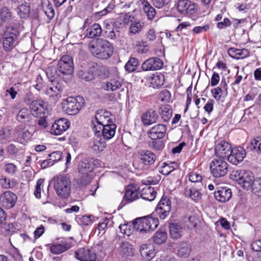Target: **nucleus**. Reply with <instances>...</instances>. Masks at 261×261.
I'll use <instances>...</instances> for the list:
<instances>
[{
	"label": "nucleus",
	"instance_id": "obj_1",
	"mask_svg": "<svg viewBox=\"0 0 261 261\" xmlns=\"http://www.w3.org/2000/svg\"><path fill=\"white\" fill-rule=\"evenodd\" d=\"M88 48L89 51L93 56L100 59H107L113 53V47L110 42L100 38L91 41Z\"/></svg>",
	"mask_w": 261,
	"mask_h": 261
},
{
	"label": "nucleus",
	"instance_id": "obj_2",
	"mask_svg": "<svg viewBox=\"0 0 261 261\" xmlns=\"http://www.w3.org/2000/svg\"><path fill=\"white\" fill-rule=\"evenodd\" d=\"M85 105V100L81 96L68 97L63 100L62 107L63 111L69 115L78 114Z\"/></svg>",
	"mask_w": 261,
	"mask_h": 261
},
{
	"label": "nucleus",
	"instance_id": "obj_3",
	"mask_svg": "<svg viewBox=\"0 0 261 261\" xmlns=\"http://www.w3.org/2000/svg\"><path fill=\"white\" fill-rule=\"evenodd\" d=\"M158 225V219L152 217L139 218L134 220L136 230L141 234L147 233L153 230Z\"/></svg>",
	"mask_w": 261,
	"mask_h": 261
},
{
	"label": "nucleus",
	"instance_id": "obj_4",
	"mask_svg": "<svg viewBox=\"0 0 261 261\" xmlns=\"http://www.w3.org/2000/svg\"><path fill=\"white\" fill-rule=\"evenodd\" d=\"M230 176L231 179L247 189L252 185L255 179L252 172L245 170L233 171Z\"/></svg>",
	"mask_w": 261,
	"mask_h": 261
},
{
	"label": "nucleus",
	"instance_id": "obj_5",
	"mask_svg": "<svg viewBox=\"0 0 261 261\" xmlns=\"http://www.w3.org/2000/svg\"><path fill=\"white\" fill-rule=\"evenodd\" d=\"M54 189L58 196L62 198L68 197L71 191V182L66 176H57L53 180Z\"/></svg>",
	"mask_w": 261,
	"mask_h": 261
},
{
	"label": "nucleus",
	"instance_id": "obj_6",
	"mask_svg": "<svg viewBox=\"0 0 261 261\" xmlns=\"http://www.w3.org/2000/svg\"><path fill=\"white\" fill-rule=\"evenodd\" d=\"M93 129L95 133H100L103 125L113 122V116L111 113L105 110H98L94 118L92 119Z\"/></svg>",
	"mask_w": 261,
	"mask_h": 261
},
{
	"label": "nucleus",
	"instance_id": "obj_7",
	"mask_svg": "<svg viewBox=\"0 0 261 261\" xmlns=\"http://www.w3.org/2000/svg\"><path fill=\"white\" fill-rule=\"evenodd\" d=\"M94 168V164L92 159H83L79 164L78 171L81 174V182L86 185L90 181L92 178L91 173Z\"/></svg>",
	"mask_w": 261,
	"mask_h": 261
},
{
	"label": "nucleus",
	"instance_id": "obj_8",
	"mask_svg": "<svg viewBox=\"0 0 261 261\" xmlns=\"http://www.w3.org/2000/svg\"><path fill=\"white\" fill-rule=\"evenodd\" d=\"M19 32L12 27H8L4 34L3 46L6 50H9L15 47L18 43Z\"/></svg>",
	"mask_w": 261,
	"mask_h": 261
},
{
	"label": "nucleus",
	"instance_id": "obj_9",
	"mask_svg": "<svg viewBox=\"0 0 261 261\" xmlns=\"http://www.w3.org/2000/svg\"><path fill=\"white\" fill-rule=\"evenodd\" d=\"M223 160L215 159L210 164L211 172L215 177L223 176L228 171V165Z\"/></svg>",
	"mask_w": 261,
	"mask_h": 261
},
{
	"label": "nucleus",
	"instance_id": "obj_10",
	"mask_svg": "<svg viewBox=\"0 0 261 261\" xmlns=\"http://www.w3.org/2000/svg\"><path fill=\"white\" fill-rule=\"evenodd\" d=\"M73 62L70 56H64L59 61L58 69L62 74H71L73 71Z\"/></svg>",
	"mask_w": 261,
	"mask_h": 261
},
{
	"label": "nucleus",
	"instance_id": "obj_11",
	"mask_svg": "<svg viewBox=\"0 0 261 261\" xmlns=\"http://www.w3.org/2000/svg\"><path fill=\"white\" fill-rule=\"evenodd\" d=\"M211 92L216 101H224L228 94V87L225 80H222L219 86L212 89Z\"/></svg>",
	"mask_w": 261,
	"mask_h": 261
},
{
	"label": "nucleus",
	"instance_id": "obj_12",
	"mask_svg": "<svg viewBox=\"0 0 261 261\" xmlns=\"http://www.w3.org/2000/svg\"><path fill=\"white\" fill-rule=\"evenodd\" d=\"M246 155V150L243 147L238 146L231 149L227 160L230 163L237 165L243 161Z\"/></svg>",
	"mask_w": 261,
	"mask_h": 261
},
{
	"label": "nucleus",
	"instance_id": "obj_13",
	"mask_svg": "<svg viewBox=\"0 0 261 261\" xmlns=\"http://www.w3.org/2000/svg\"><path fill=\"white\" fill-rule=\"evenodd\" d=\"M231 149V146L228 142L221 141L216 144L215 153L217 156L221 159H228Z\"/></svg>",
	"mask_w": 261,
	"mask_h": 261
},
{
	"label": "nucleus",
	"instance_id": "obj_14",
	"mask_svg": "<svg viewBox=\"0 0 261 261\" xmlns=\"http://www.w3.org/2000/svg\"><path fill=\"white\" fill-rule=\"evenodd\" d=\"M47 104L41 99L32 101L30 104V111L35 117L41 116L46 110Z\"/></svg>",
	"mask_w": 261,
	"mask_h": 261
},
{
	"label": "nucleus",
	"instance_id": "obj_15",
	"mask_svg": "<svg viewBox=\"0 0 261 261\" xmlns=\"http://www.w3.org/2000/svg\"><path fill=\"white\" fill-rule=\"evenodd\" d=\"M75 257L80 261H95L96 258L95 253L88 248H81L74 254Z\"/></svg>",
	"mask_w": 261,
	"mask_h": 261
},
{
	"label": "nucleus",
	"instance_id": "obj_16",
	"mask_svg": "<svg viewBox=\"0 0 261 261\" xmlns=\"http://www.w3.org/2000/svg\"><path fill=\"white\" fill-rule=\"evenodd\" d=\"M70 126V122L66 119L61 118L56 121L52 125L50 133L58 136L65 132Z\"/></svg>",
	"mask_w": 261,
	"mask_h": 261
},
{
	"label": "nucleus",
	"instance_id": "obj_17",
	"mask_svg": "<svg viewBox=\"0 0 261 261\" xmlns=\"http://www.w3.org/2000/svg\"><path fill=\"white\" fill-rule=\"evenodd\" d=\"M163 66L161 59L156 57L150 58L145 61L142 64L144 71H153L160 69Z\"/></svg>",
	"mask_w": 261,
	"mask_h": 261
},
{
	"label": "nucleus",
	"instance_id": "obj_18",
	"mask_svg": "<svg viewBox=\"0 0 261 261\" xmlns=\"http://www.w3.org/2000/svg\"><path fill=\"white\" fill-rule=\"evenodd\" d=\"M171 210V203L167 197H162L159 202L156 211L161 219H164L169 214Z\"/></svg>",
	"mask_w": 261,
	"mask_h": 261
},
{
	"label": "nucleus",
	"instance_id": "obj_19",
	"mask_svg": "<svg viewBox=\"0 0 261 261\" xmlns=\"http://www.w3.org/2000/svg\"><path fill=\"white\" fill-rule=\"evenodd\" d=\"M166 130V126L164 124H156L148 130V135L151 140L161 139L164 137Z\"/></svg>",
	"mask_w": 261,
	"mask_h": 261
},
{
	"label": "nucleus",
	"instance_id": "obj_20",
	"mask_svg": "<svg viewBox=\"0 0 261 261\" xmlns=\"http://www.w3.org/2000/svg\"><path fill=\"white\" fill-rule=\"evenodd\" d=\"M140 252L143 258L151 260L157 252L155 247L151 244H143L140 247Z\"/></svg>",
	"mask_w": 261,
	"mask_h": 261
},
{
	"label": "nucleus",
	"instance_id": "obj_21",
	"mask_svg": "<svg viewBox=\"0 0 261 261\" xmlns=\"http://www.w3.org/2000/svg\"><path fill=\"white\" fill-rule=\"evenodd\" d=\"M16 200L17 196L16 195L10 191L5 192L0 196V201L2 204L7 208L12 207L14 205Z\"/></svg>",
	"mask_w": 261,
	"mask_h": 261
},
{
	"label": "nucleus",
	"instance_id": "obj_22",
	"mask_svg": "<svg viewBox=\"0 0 261 261\" xmlns=\"http://www.w3.org/2000/svg\"><path fill=\"white\" fill-rule=\"evenodd\" d=\"M63 91L62 86L59 83L52 84L46 88L45 93L49 97L53 98L54 100H58L61 96Z\"/></svg>",
	"mask_w": 261,
	"mask_h": 261
},
{
	"label": "nucleus",
	"instance_id": "obj_23",
	"mask_svg": "<svg viewBox=\"0 0 261 261\" xmlns=\"http://www.w3.org/2000/svg\"><path fill=\"white\" fill-rule=\"evenodd\" d=\"M169 234L174 240H177L181 238L183 234L184 228L180 223L172 222L169 226Z\"/></svg>",
	"mask_w": 261,
	"mask_h": 261
},
{
	"label": "nucleus",
	"instance_id": "obj_24",
	"mask_svg": "<svg viewBox=\"0 0 261 261\" xmlns=\"http://www.w3.org/2000/svg\"><path fill=\"white\" fill-rule=\"evenodd\" d=\"M140 196L139 188L134 184L129 185L126 189L124 195L125 199L128 202L138 199Z\"/></svg>",
	"mask_w": 261,
	"mask_h": 261
},
{
	"label": "nucleus",
	"instance_id": "obj_25",
	"mask_svg": "<svg viewBox=\"0 0 261 261\" xmlns=\"http://www.w3.org/2000/svg\"><path fill=\"white\" fill-rule=\"evenodd\" d=\"M138 154L139 159L144 165H152L155 161V155L151 151L142 150L139 152Z\"/></svg>",
	"mask_w": 261,
	"mask_h": 261
},
{
	"label": "nucleus",
	"instance_id": "obj_26",
	"mask_svg": "<svg viewBox=\"0 0 261 261\" xmlns=\"http://www.w3.org/2000/svg\"><path fill=\"white\" fill-rule=\"evenodd\" d=\"M231 196V190L227 187L221 188L215 192V197L216 200L222 202L229 200Z\"/></svg>",
	"mask_w": 261,
	"mask_h": 261
},
{
	"label": "nucleus",
	"instance_id": "obj_27",
	"mask_svg": "<svg viewBox=\"0 0 261 261\" xmlns=\"http://www.w3.org/2000/svg\"><path fill=\"white\" fill-rule=\"evenodd\" d=\"M116 125L113 122L109 124L103 125L100 132L101 130L102 136L105 140H110L112 138L116 133ZM99 130V128H98Z\"/></svg>",
	"mask_w": 261,
	"mask_h": 261
},
{
	"label": "nucleus",
	"instance_id": "obj_28",
	"mask_svg": "<svg viewBox=\"0 0 261 261\" xmlns=\"http://www.w3.org/2000/svg\"><path fill=\"white\" fill-rule=\"evenodd\" d=\"M122 80L116 77L111 79L103 85V88L108 91H115L120 89L122 86Z\"/></svg>",
	"mask_w": 261,
	"mask_h": 261
},
{
	"label": "nucleus",
	"instance_id": "obj_29",
	"mask_svg": "<svg viewBox=\"0 0 261 261\" xmlns=\"http://www.w3.org/2000/svg\"><path fill=\"white\" fill-rule=\"evenodd\" d=\"M158 119L157 114L152 110H149L144 113L142 117L141 120L144 125L148 126L155 123Z\"/></svg>",
	"mask_w": 261,
	"mask_h": 261
},
{
	"label": "nucleus",
	"instance_id": "obj_30",
	"mask_svg": "<svg viewBox=\"0 0 261 261\" xmlns=\"http://www.w3.org/2000/svg\"><path fill=\"white\" fill-rule=\"evenodd\" d=\"M142 10L144 13L146 15L148 20H152L156 15L155 9L147 0H140Z\"/></svg>",
	"mask_w": 261,
	"mask_h": 261
},
{
	"label": "nucleus",
	"instance_id": "obj_31",
	"mask_svg": "<svg viewBox=\"0 0 261 261\" xmlns=\"http://www.w3.org/2000/svg\"><path fill=\"white\" fill-rule=\"evenodd\" d=\"M106 146L107 144L105 139L99 136L93 138L90 145L92 149L96 152L103 151Z\"/></svg>",
	"mask_w": 261,
	"mask_h": 261
},
{
	"label": "nucleus",
	"instance_id": "obj_32",
	"mask_svg": "<svg viewBox=\"0 0 261 261\" xmlns=\"http://www.w3.org/2000/svg\"><path fill=\"white\" fill-rule=\"evenodd\" d=\"M102 33L101 26L98 24L95 23L86 30V36L89 38H93L96 37H99Z\"/></svg>",
	"mask_w": 261,
	"mask_h": 261
},
{
	"label": "nucleus",
	"instance_id": "obj_33",
	"mask_svg": "<svg viewBox=\"0 0 261 261\" xmlns=\"http://www.w3.org/2000/svg\"><path fill=\"white\" fill-rule=\"evenodd\" d=\"M31 113L27 108L20 109L16 116V120L19 122L26 123L31 122L32 120Z\"/></svg>",
	"mask_w": 261,
	"mask_h": 261
},
{
	"label": "nucleus",
	"instance_id": "obj_34",
	"mask_svg": "<svg viewBox=\"0 0 261 261\" xmlns=\"http://www.w3.org/2000/svg\"><path fill=\"white\" fill-rule=\"evenodd\" d=\"M156 194V193L153 187L147 186L142 189L140 197L144 200L151 201L155 199Z\"/></svg>",
	"mask_w": 261,
	"mask_h": 261
},
{
	"label": "nucleus",
	"instance_id": "obj_35",
	"mask_svg": "<svg viewBox=\"0 0 261 261\" xmlns=\"http://www.w3.org/2000/svg\"><path fill=\"white\" fill-rule=\"evenodd\" d=\"M228 53L230 56L237 59H243L248 57L249 55V51L246 48L240 49L230 48L228 49Z\"/></svg>",
	"mask_w": 261,
	"mask_h": 261
},
{
	"label": "nucleus",
	"instance_id": "obj_36",
	"mask_svg": "<svg viewBox=\"0 0 261 261\" xmlns=\"http://www.w3.org/2000/svg\"><path fill=\"white\" fill-rule=\"evenodd\" d=\"M191 251V248L189 244L186 242H181L177 248L176 254L179 257L186 258L190 255Z\"/></svg>",
	"mask_w": 261,
	"mask_h": 261
},
{
	"label": "nucleus",
	"instance_id": "obj_37",
	"mask_svg": "<svg viewBox=\"0 0 261 261\" xmlns=\"http://www.w3.org/2000/svg\"><path fill=\"white\" fill-rule=\"evenodd\" d=\"M75 220L79 224L87 226L92 224L97 220V218L92 215H79L76 217Z\"/></svg>",
	"mask_w": 261,
	"mask_h": 261
},
{
	"label": "nucleus",
	"instance_id": "obj_38",
	"mask_svg": "<svg viewBox=\"0 0 261 261\" xmlns=\"http://www.w3.org/2000/svg\"><path fill=\"white\" fill-rule=\"evenodd\" d=\"M41 5L47 17L52 19L55 16V11L49 0H41Z\"/></svg>",
	"mask_w": 261,
	"mask_h": 261
},
{
	"label": "nucleus",
	"instance_id": "obj_39",
	"mask_svg": "<svg viewBox=\"0 0 261 261\" xmlns=\"http://www.w3.org/2000/svg\"><path fill=\"white\" fill-rule=\"evenodd\" d=\"M167 239V234L165 231L158 230L153 236V242L158 245L165 243Z\"/></svg>",
	"mask_w": 261,
	"mask_h": 261
},
{
	"label": "nucleus",
	"instance_id": "obj_40",
	"mask_svg": "<svg viewBox=\"0 0 261 261\" xmlns=\"http://www.w3.org/2000/svg\"><path fill=\"white\" fill-rule=\"evenodd\" d=\"M30 10V4L25 3L17 7V13L20 18L25 19L29 16Z\"/></svg>",
	"mask_w": 261,
	"mask_h": 261
},
{
	"label": "nucleus",
	"instance_id": "obj_41",
	"mask_svg": "<svg viewBox=\"0 0 261 261\" xmlns=\"http://www.w3.org/2000/svg\"><path fill=\"white\" fill-rule=\"evenodd\" d=\"M177 167V164L176 162L164 163L160 167L159 171L162 174L167 175L176 169Z\"/></svg>",
	"mask_w": 261,
	"mask_h": 261
},
{
	"label": "nucleus",
	"instance_id": "obj_42",
	"mask_svg": "<svg viewBox=\"0 0 261 261\" xmlns=\"http://www.w3.org/2000/svg\"><path fill=\"white\" fill-rule=\"evenodd\" d=\"M120 232L127 236H130L133 233L136 228L134 227V220L132 223L127 222L123 224H120L119 226Z\"/></svg>",
	"mask_w": 261,
	"mask_h": 261
},
{
	"label": "nucleus",
	"instance_id": "obj_43",
	"mask_svg": "<svg viewBox=\"0 0 261 261\" xmlns=\"http://www.w3.org/2000/svg\"><path fill=\"white\" fill-rule=\"evenodd\" d=\"M120 253L123 256H132L134 254V248L128 242L122 243L119 248Z\"/></svg>",
	"mask_w": 261,
	"mask_h": 261
},
{
	"label": "nucleus",
	"instance_id": "obj_44",
	"mask_svg": "<svg viewBox=\"0 0 261 261\" xmlns=\"http://www.w3.org/2000/svg\"><path fill=\"white\" fill-rule=\"evenodd\" d=\"M247 148L254 152L261 153V138L257 137L253 139L248 145Z\"/></svg>",
	"mask_w": 261,
	"mask_h": 261
},
{
	"label": "nucleus",
	"instance_id": "obj_45",
	"mask_svg": "<svg viewBox=\"0 0 261 261\" xmlns=\"http://www.w3.org/2000/svg\"><path fill=\"white\" fill-rule=\"evenodd\" d=\"M185 195L194 201H197L201 198V193L195 188H187L185 190Z\"/></svg>",
	"mask_w": 261,
	"mask_h": 261
},
{
	"label": "nucleus",
	"instance_id": "obj_46",
	"mask_svg": "<svg viewBox=\"0 0 261 261\" xmlns=\"http://www.w3.org/2000/svg\"><path fill=\"white\" fill-rule=\"evenodd\" d=\"M149 81L153 88H159L164 84V77L162 74H154L151 77Z\"/></svg>",
	"mask_w": 261,
	"mask_h": 261
},
{
	"label": "nucleus",
	"instance_id": "obj_47",
	"mask_svg": "<svg viewBox=\"0 0 261 261\" xmlns=\"http://www.w3.org/2000/svg\"><path fill=\"white\" fill-rule=\"evenodd\" d=\"M94 70V68L85 70H80L79 71L78 74L81 79L85 80L86 81H90L93 80L94 78L93 74Z\"/></svg>",
	"mask_w": 261,
	"mask_h": 261
},
{
	"label": "nucleus",
	"instance_id": "obj_48",
	"mask_svg": "<svg viewBox=\"0 0 261 261\" xmlns=\"http://www.w3.org/2000/svg\"><path fill=\"white\" fill-rule=\"evenodd\" d=\"M161 115L164 121H168L171 118L172 111L169 106H165L161 108Z\"/></svg>",
	"mask_w": 261,
	"mask_h": 261
},
{
	"label": "nucleus",
	"instance_id": "obj_49",
	"mask_svg": "<svg viewBox=\"0 0 261 261\" xmlns=\"http://www.w3.org/2000/svg\"><path fill=\"white\" fill-rule=\"evenodd\" d=\"M3 169L7 174L13 176L16 174L18 168L16 165L13 163L6 162Z\"/></svg>",
	"mask_w": 261,
	"mask_h": 261
},
{
	"label": "nucleus",
	"instance_id": "obj_50",
	"mask_svg": "<svg viewBox=\"0 0 261 261\" xmlns=\"http://www.w3.org/2000/svg\"><path fill=\"white\" fill-rule=\"evenodd\" d=\"M139 64L138 61L135 58H130L125 65V69L129 72L135 71Z\"/></svg>",
	"mask_w": 261,
	"mask_h": 261
},
{
	"label": "nucleus",
	"instance_id": "obj_51",
	"mask_svg": "<svg viewBox=\"0 0 261 261\" xmlns=\"http://www.w3.org/2000/svg\"><path fill=\"white\" fill-rule=\"evenodd\" d=\"M49 249L51 253L58 254L65 251L68 248L65 244H57L51 245Z\"/></svg>",
	"mask_w": 261,
	"mask_h": 261
},
{
	"label": "nucleus",
	"instance_id": "obj_52",
	"mask_svg": "<svg viewBox=\"0 0 261 261\" xmlns=\"http://www.w3.org/2000/svg\"><path fill=\"white\" fill-rule=\"evenodd\" d=\"M0 185L5 189L13 188L16 185V181L14 179H10L6 177H2L0 179Z\"/></svg>",
	"mask_w": 261,
	"mask_h": 261
},
{
	"label": "nucleus",
	"instance_id": "obj_53",
	"mask_svg": "<svg viewBox=\"0 0 261 261\" xmlns=\"http://www.w3.org/2000/svg\"><path fill=\"white\" fill-rule=\"evenodd\" d=\"M252 192L258 196H261V177L254 179L252 185Z\"/></svg>",
	"mask_w": 261,
	"mask_h": 261
},
{
	"label": "nucleus",
	"instance_id": "obj_54",
	"mask_svg": "<svg viewBox=\"0 0 261 261\" xmlns=\"http://www.w3.org/2000/svg\"><path fill=\"white\" fill-rule=\"evenodd\" d=\"M189 180L192 182H200L202 180L201 174L197 171H192L188 174Z\"/></svg>",
	"mask_w": 261,
	"mask_h": 261
},
{
	"label": "nucleus",
	"instance_id": "obj_55",
	"mask_svg": "<svg viewBox=\"0 0 261 261\" xmlns=\"http://www.w3.org/2000/svg\"><path fill=\"white\" fill-rule=\"evenodd\" d=\"M143 27V23L140 21H135L132 23L129 27V31L133 34L139 32Z\"/></svg>",
	"mask_w": 261,
	"mask_h": 261
},
{
	"label": "nucleus",
	"instance_id": "obj_56",
	"mask_svg": "<svg viewBox=\"0 0 261 261\" xmlns=\"http://www.w3.org/2000/svg\"><path fill=\"white\" fill-rule=\"evenodd\" d=\"M159 99L163 102H169L171 100V94L168 90L164 89L159 94Z\"/></svg>",
	"mask_w": 261,
	"mask_h": 261
},
{
	"label": "nucleus",
	"instance_id": "obj_57",
	"mask_svg": "<svg viewBox=\"0 0 261 261\" xmlns=\"http://www.w3.org/2000/svg\"><path fill=\"white\" fill-rule=\"evenodd\" d=\"M188 5H189V1L188 0H179L177 3V9L181 13H185Z\"/></svg>",
	"mask_w": 261,
	"mask_h": 261
},
{
	"label": "nucleus",
	"instance_id": "obj_58",
	"mask_svg": "<svg viewBox=\"0 0 261 261\" xmlns=\"http://www.w3.org/2000/svg\"><path fill=\"white\" fill-rule=\"evenodd\" d=\"M62 158V153L59 151H55L49 154V161L51 165H54L56 162L59 161Z\"/></svg>",
	"mask_w": 261,
	"mask_h": 261
},
{
	"label": "nucleus",
	"instance_id": "obj_59",
	"mask_svg": "<svg viewBox=\"0 0 261 261\" xmlns=\"http://www.w3.org/2000/svg\"><path fill=\"white\" fill-rule=\"evenodd\" d=\"M109 222L110 220L109 219L105 218L103 220L102 222H99L97 226V229L99 231V234L100 233H101V234H103L105 233L106 229L108 227Z\"/></svg>",
	"mask_w": 261,
	"mask_h": 261
},
{
	"label": "nucleus",
	"instance_id": "obj_60",
	"mask_svg": "<svg viewBox=\"0 0 261 261\" xmlns=\"http://www.w3.org/2000/svg\"><path fill=\"white\" fill-rule=\"evenodd\" d=\"M188 221L191 224L190 227H195L198 221V216L197 213H191L187 216Z\"/></svg>",
	"mask_w": 261,
	"mask_h": 261
},
{
	"label": "nucleus",
	"instance_id": "obj_61",
	"mask_svg": "<svg viewBox=\"0 0 261 261\" xmlns=\"http://www.w3.org/2000/svg\"><path fill=\"white\" fill-rule=\"evenodd\" d=\"M43 182L44 180L42 179L38 180L35 186V190L34 191V195L37 198H40L41 197V192Z\"/></svg>",
	"mask_w": 261,
	"mask_h": 261
},
{
	"label": "nucleus",
	"instance_id": "obj_62",
	"mask_svg": "<svg viewBox=\"0 0 261 261\" xmlns=\"http://www.w3.org/2000/svg\"><path fill=\"white\" fill-rule=\"evenodd\" d=\"M1 17L3 21H6L11 18V13L7 8L4 7L2 9Z\"/></svg>",
	"mask_w": 261,
	"mask_h": 261
},
{
	"label": "nucleus",
	"instance_id": "obj_63",
	"mask_svg": "<svg viewBox=\"0 0 261 261\" xmlns=\"http://www.w3.org/2000/svg\"><path fill=\"white\" fill-rule=\"evenodd\" d=\"M170 0H151L153 6L157 9L162 8L165 5L168 4Z\"/></svg>",
	"mask_w": 261,
	"mask_h": 261
},
{
	"label": "nucleus",
	"instance_id": "obj_64",
	"mask_svg": "<svg viewBox=\"0 0 261 261\" xmlns=\"http://www.w3.org/2000/svg\"><path fill=\"white\" fill-rule=\"evenodd\" d=\"M10 138V132L9 130L0 129V140L2 142L8 141Z\"/></svg>",
	"mask_w": 261,
	"mask_h": 261
}]
</instances>
